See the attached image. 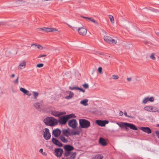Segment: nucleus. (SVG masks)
Here are the masks:
<instances>
[{"label":"nucleus","instance_id":"38","mask_svg":"<svg viewBox=\"0 0 159 159\" xmlns=\"http://www.w3.org/2000/svg\"><path fill=\"white\" fill-rule=\"evenodd\" d=\"M112 78L113 79H117L119 78L118 76L117 75H112Z\"/></svg>","mask_w":159,"mask_h":159},{"label":"nucleus","instance_id":"41","mask_svg":"<svg viewBox=\"0 0 159 159\" xmlns=\"http://www.w3.org/2000/svg\"><path fill=\"white\" fill-rule=\"evenodd\" d=\"M43 66V64L42 63H40L38 64L36 66L40 68L42 67Z\"/></svg>","mask_w":159,"mask_h":159},{"label":"nucleus","instance_id":"48","mask_svg":"<svg viewBox=\"0 0 159 159\" xmlns=\"http://www.w3.org/2000/svg\"><path fill=\"white\" fill-rule=\"evenodd\" d=\"M123 114V113L122 111H120L119 112V114L120 116H122Z\"/></svg>","mask_w":159,"mask_h":159},{"label":"nucleus","instance_id":"54","mask_svg":"<svg viewBox=\"0 0 159 159\" xmlns=\"http://www.w3.org/2000/svg\"><path fill=\"white\" fill-rule=\"evenodd\" d=\"M42 154L44 156H46L47 154V153L45 152H43V153Z\"/></svg>","mask_w":159,"mask_h":159},{"label":"nucleus","instance_id":"45","mask_svg":"<svg viewBox=\"0 0 159 159\" xmlns=\"http://www.w3.org/2000/svg\"><path fill=\"white\" fill-rule=\"evenodd\" d=\"M18 79H19V77H17L16 80L14 81L15 83H16V84L18 83Z\"/></svg>","mask_w":159,"mask_h":159},{"label":"nucleus","instance_id":"56","mask_svg":"<svg viewBox=\"0 0 159 159\" xmlns=\"http://www.w3.org/2000/svg\"><path fill=\"white\" fill-rule=\"evenodd\" d=\"M4 24L3 23L0 22V25H3Z\"/></svg>","mask_w":159,"mask_h":159},{"label":"nucleus","instance_id":"42","mask_svg":"<svg viewBox=\"0 0 159 159\" xmlns=\"http://www.w3.org/2000/svg\"><path fill=\"white\" fill-rule=\"evenodd\" d=\"M77 90H80V91L83 92V93H84L85 92V91L84 90V89H83L82 88L78 87Z\"/></svg>","mask_w":159,"mask_h":159},{"label":"nucleus","instance_id":"9","mask_svg":"<svg viewBox=\"0 0 159 159\" xmlns=\"http://www.w3.org/2000/svg\"><path fill=\"white\" fill-rule=\"evenodd\" d=\"M104 39L105 41L109 43L115 44L116 43V40L112 39L111 37L109 36H104Z\"/></svg>","mask_w":159,"mask_h":159},{"label":"nucleus","instance_id":"53","mask_svg":"<svg viewBox=\"0 0 159 159\" xmlns=\"http://www.w3.org/2000/svg\"><path fill=\"white\" fill-rule=\"evenodd\" d=\"M71 28L73 30H75V29H77V28H75V27H72V26H71Z\"/></svg>","mask_w":159,"mask_h":159},{"label":"nucleus","instance_id":"4","mask_svg":"<svg viewBox=\"0 0 159 159\" xmlns=\"http://www.w3.org/2000/svg\"><path fill=\"white\" fill-rule=\"evenodd\" d=\"M79 124L81 128L87 129L90 126V122L84 119L79 120Z\"/></svg>","mask_w":159,"mask_h":159},{"label":"nucleus","instance_id":"27","mask_svg":"<svg viewBox=\"0 0 159 159\" xmlns=\"http://www.w3.org/2000/svg\"><path fill=\"white\" fill-rule=\"evenodd\" d=\"M20 90L24 93L28 95H30V94H28L27 93H29V91L23 88H20Z\"/></svg>","mask_w":159,"mask_h":159},{"label":"nucleus","instance_id":"57","mask_svg":"<svg viewBox=\"0 0 159 159\" xmlns=\"http://www.w3.org/2000/svg\"><path fill=\"white\" fill-rule=\"evenodd\" d=\"M144 43L146 44H147L148 43V42L147 41H145Z\"/></svg>","mask_w":159,"mask_h":159},{"label":"nucleus","instance_id":"35","mask_svg":"<svg viewBox=\"0 0 159 159\" xmlns=\"http://www.w3.org/2000/svg\"><path fill=\"white\" fill-rule=\"evenodd\" d=\"M72 133L74 135H79L80 134V132L78 130L75 131L74 132H72Z\"/></svg>","mask_w":159,"mask_h":159},{"label":"nucleus","instance_id":"52","mask_svg":"<svg viewBox=\"0 0 159 159\" xmlns=\"http://www.w3.org/2000/svg\"><path fill=\"white\" fill-rule=\"evenodd\" d=\"M39 152L41 153H43V149L41 148L39 150Z\"/></svg>","mask_w":159,"mask_h":159},{"label":"nucleus","instance_id":"49","mask_svg":"<svg viewBox=\"0 0 159 159\" xmlns=\"http://www.w3.org/2000/svg\"><path fill=\"white\" fill-rule=\"evenodd\" d=\"M127 80L128 81H130L131 80V78H127Z\"/></svg>","mask_w":159,"mask_h":159},{"label":"nucleus","instance_id":"50","mask_svg":"<svg viewBox=\"0 0 159 159\" xmlns=\"http://www.w3.org/2000/svg\"><path fill=\"white\" fill-rule=\"evenodd\" d=\"M153 106H150V112H152V109H153Z\"/></svg>","mask_w":159,"mask_h":159},{"label":"nucleus","instance_id":"34","mask_svg":"<svg viewBox=\"0 0 159 159\" xmlns=\"http://www.w3.org/2000/svg\"><path fill=\"white\" fill-rule=\"evenodd\" d=\"M33 96L34 99H36L39 95V93L34 91L33 92Z\"/></svg>","mask_w":159,"mask_h":159},{"label":"nucleus","instance_id":"61","mask_svg":"<svg viewBox=\"0 0 159 159\" xmlns=\"http://www.w3.org/2000/svg\"><path fill=\"white\" fill-rule=\"evenodd\" d=\"M41 127V125H39V127Z\"/></svg>","mask_w":159,"mask_h":159},{"label":"nucleus","instance_id":"19","mask_svg":"<svg viewBox=\"0 0 159 159\" xmlns=\"http://www.w3.org/2000/svg\"><path fill=\"white\" fill-rule=\"evenodd\" d=\"M67 93H69V95L66 96L65 98L67 99H69L71 98L74 96V93L70 91H67L66 92Z\"/></svg>","mask_w":159,"mask_h":159},{"label":"nucleus","instance_id":"58","mask_svg":"<svg viewBox=\"0 0 159 159\" xmlns=\"http://www.w3.org/2000/svg\"><path fill=\"white\" fill-rule=\"evenodd\" d=\"M157 34L158 35H159V33L158 32L157 33Z\"/></svg>","mask_w":159,"mask_h":159},{"label":"nucleus","instance_id":"11","mask_svg":"<svg viewBox=\"0 0 159 159\" xmlns=\"http://www.w3.org/2000/svg\"><path fill=\"white\" fill-rule=\"evenodd\" d=\"M63 152L62 149L58 148L55 149L54 154L57 157H60L61 156Z\"/></svg>","mask_w":159,"mask_h":159},{"label":"nucleus","instance_id":"37","mask_svg":"<svg viewBox=\"0 0 159 159\" xmlns=\"http://www.w3.org/2000/svg\"><path fill=\"white\" fill-rule=\"evenodd\" d=\"M82 86L85 89H87L89 88V85L86 83L83 84Z\"/></svg>","mask_w":159,"mask_h":159},{"label":"nucleus","instance_id":"47","mask_svg":"<svg viewBox=\"0 0 159 159\" xmlns=\"http://www.w3.org/2000/svg\"><path fill=\"white\" fill-rule=\"evenodd\" d=\"M46 56V55L44 54V55H40L39 57V58H40L43 57H45Z\"/></svg>","mask_w":159,"mask_h":159},{"label":"nucleus","instance_id":"55","mask_svg":"<svg viewBox=\"0 0 159 159\" xmlns=\"http://www.w3.org/2000/svg\"><path fill=\"white\" fill-rule=\"evenodd\" d=\"M15 76V75L14 74H12L11 75V77L13 78Z\"/></svg>","mask_w":159,"mask_h":159},{"label":"nucleus","instance_id":"59","mask_svg":"<svg viewBox=\"0 0 159 159\" xmlns=\"http://www.w3.org/2000/svg\"><path fill=\"white\" fill-rule=\"evenodd\" d=\"M157 127H159V124H158L157 125Z\"/></svg>","mask_w":159,"mask_h":159},{"label":"nucleus","instance_id":"25","mask_svg":"<svg viewBox=\"0 0 159 159\" xmlns=\"http://www.w3.org/2000/svg\"><path fill=\"white\" fill-rule=\"evenodd\" d=\"M88 100L87 99H84L83 100H81L80 102V103L81 104H82L84 106H87L88 104Z\"/></svg>","mask_w":159,"mask_h":159},{"label":"nucleus","instance_id":"2","mask_svg":"<svg viewBox=\"0 0 159 159\" xmlns=\"http://www.w3.org/2000/svg\"><path fill=\"white\" fill-rule=\"evenodd\" d=\"M116 124H117L121 128H123L125 127L126 130L128 129L127 127H129L131 129L134 130H138V128L134 125L132 124L121 122L120 123L117 122Z\"/></svg>","mask_w":159,"mask_h":159},{"label":"nucleus","instance_id":"26","mask_svg":"<svg viewBox=\"0 0 159 159\" xmlns=\"http://www.w3.org/2000/svg\"><path fill=\"white\" fill-rule=\"evenodd\" d=\"M103 158V156L102 155L98 154L93 157L91 159H102Z\"/></svg>","mask_w":159,"mask_h":159},{"label":"nucleus","instance_id":"22","mask_svg":"<svg viewBox=\"0 0 159 159\" xmlns=\"http://www.w3.org/2000/svg\"><path fill=\"white\" fill-rule=\"evenodd\" d=\"M60 140L63 143H66L68 142V140L66 139L63 135H61L59 138Z\"/></svg>","mask_w":159,"mask_h":159},{"label":"nucleus","instance_id":"39","mask_svg":"<svg viewBox=\"0 0 159 159\" xmlns=\"http://www.w3.org/2000/svg\"><path fill=\"white\" fill-rule=\"evenodd\" d=\"M77 88H78V87H69V89L71 90H77Z\"/></svg>","mask_w":159,"mask_h":159},{"label":"nucleus","instance_id":"28","mask_svg":"<svg viewBox=\"0 0 159 159\" xmlns=\"http://www.w3.org/2000/svg\"><path fill=\"white\" fill-rule=\"evenodd\" d=\"M68 132V129H63L62 130V134L65 136H67V134Z\"/></svg>","mask_w":159,"mask_h":159},{"label":"nucleus","instance_id":"6","mask_svg":"<svg viewBox=\"0 0 159 159\" xmlns=\"http://www.w3.org/2000/svg\"><path fill=\"white\" fill-rule=\"evenodd\" d=\"M43 136L46 140H48L50 139L51 135L49 132V129L47 128H45L43 130Z\"/></svg>","mask_w":159,"mask_h":159},{"label":"nucleus","instance_id":"13","mask_svg":"<svg viewBox=\"0 0 159 159\" xmlns=\"http://www.w3.org/2000/svg\"><path fill=\"white\" fill-rule=\"evenodd\" d=\"M154 100V97H151L150 98L148 97H146L144 98L142 100V103L143 104H145L148 101L152 102H153Z\"/></svg>","mask_w":159,"mask_h":159},{"label":"nucleus","instance_id":"32","mask_svg":"<svg viewBox=\"0 0 159 159\" xmlns=\"http://www.w3.org/2000/svg\"><path fill=\"white\" fill-rule=\"evenodd\" d=\"M150 106H146L144 107V109L146 111L150 112Z\"/></svg>","mask_w":159,"mask_h":159},{"label":"nucleus","instance_id":"33","mask_svg":"<svg viewBox=\"0 0 159 159\" xmlns=\"http://www.w3.org/2000/svg\"><path fill=\"white\" fill-rule=\"evenodd\" d=\"M109 18L110 21L112 24H113L114 22L113 17L111 15H109Z\"/></svg>","mask_w":159,"mask_h":159},{"label":"nucleus","instance_id":"18","mask_svg":"<svg viewBox=\"0 0 159 159\" xmlns=\"http://www.w3.org/2000/svg\"><path fill=\"white\" fill-rule=\"evenodd\" d=\"M52 143L55 145L59 147H62L63 144L60 142L57 139L53 138L52 139Z\"/></svg>","mask_w":159,"mask_h":159},{"label":"nucleus","instance_id":"24","mask_svg":"<svg viewBox=\"0 0 159 159\" xmlns=\"http://www.w3.org/2000/svg\"><path fill=\"white\" fill-rule=\"evenodd\" d=\"M87 21H90L92 22H93L95 24H96L97 25H98V23L96 21V20L94 19H93L91 17H88L87 18Z\"/></svg>","mask_w":159,"mask_h":159},{"label":"nucleus","instance_id":"23","mask_svg":"<svg viewBox=\"0 0 159 159\" xmlns=\"http://www.w3.org/2000/svg\"><path fill=\"white\" fill-rule=\"evenodd\" d=\"M26 66V63L25 61L20 62L19 66L18 68L20 69H22L24 68Z\"/></svg>","mask_w":159,"mask_h":159},{"label":"nucleus","instance_id":"14","mask_svg":"<svg viewBox=\"0 0 159 159\" xmlns=\"http://www.w3.org/2000/svg\"><path fill=\"white\" fill-rule=\"evenodd\" d=\"M40 30H42L46 32H53L54 31H57V30L54 28H48L46 27H43V28H39Z\"/></svg>","mask_w":159,"mask_h":159},{"label":"nucleus","instance_id":"46","mask_svg":"<svg viewBox=\"0 0 159 159\" xmlns=\"http://www.w3.org/2000/svg\"><path fill=\"white\" fill-rule=\"evenodd\" d=\"M124 115L126 117H130V116H128L127 114V113L126 112V111H125L124 112Z\"/></svg>","mask_w":159,"mask_h":159},{"label":"nucleus","instance_id":"31","mask_svg":"<svg viewBox=\"0 0 159 159\" xmlns=\"http://www.w3.org/2000/svg\"><path fill=\"white\" fill-rule=\"evenodd\" d=\"M37 46V48L40 50L42 49H43V47L40 45H37V44H33L31 45V46Z\"/></svg>","mask_w":159,"mask_h":159},{"label":"nucleus","instance_id":"8","mask_svg":"<svg viewBox=\"0 0 159 159\" xmlns=\"http://www.w3.org/2000/svg\"><path fill=\"white\" fill-rule=\"evenodd\" d=\"M68 119L66 115L60 117L58 120V122L61 125H65L66 124Z\"/></svg>","mask_w":159,"mask_h":159},{"label":"nucleus","instance_id":"20","mask_svg":"<svg viewBox=\"0 0 159 159\" xmlns=\"http://www.w3.org/2000/svg\"><path fill=\"white\" fill-rule=\"evenodd\" d=\"M99 143L102 145L105 146L107 145V143L104 139L102 138H100L99 140Z\"/></svg>","mask_w":159,"mask_h":159},{"label":"nucleus","instance_id":"16","mask_svg":"<svg viewBox=\"0 0 159 159\" xmlns=\"http://www.w3.org/2000/svg\"><path fill=\"white\" fill-rule=\"evenodd\" d=\"M78 31L79 34L81 35H85L87 33L86 29L83 27L79 28V29H78Z\"/></svg>","mask_w":159,"mask_h":159},{"label":"nucleus","instance_id":"60","mask_svg":"<svg viewBox=\"0 0 159 159\" xmlns=\"http://www.w3.org/2000/svg\"><path fill=\"white\" fill-rule=\"evenodd\" d=\"M158 113H159V109H158Z\"/></svg>","mask_w":159,"mask_h":159},{"label":"nucleus","instance_id":"21","mask_svg":"<svg viewBox=\"0 0 159 159\" xmlns=\"http://www.w3.org/2000/svg\"><path fill=\"white\" fill-rule=\"evenodd\" d=\"M22 5L26 6L27 7H30L31 6V3L27 1H22Z\"/></svg>","mask_w":159,"mask_h":159},{"label":"nucleus","instance_id":"1","mask_svg":"<svg viewBox=\"0 0 159 159\" xmlns=\"http://www.w3.org/2000/svg\"><path fill=\"white\" fill-rule=\"evenodd\" d=\"M64 148L65 150V152L64 155L65 157H69L66 158L63 157L61 159H75L76 155L75 152H71V151L74 149V147L70 145H66L64 146Z\"/></svg>","mask_w":159,"mask_h":159},{"label":"nucleus","instance_id":"30","mask_svg":"<svg viewBox=\"0 0 159 159\" xmlns=\"http://www.w3.org/2000/svg\"><path fill=\"white\" fill-rule=\"evenodd\" d=\"M22 0H18L16 1L15 3L16 5L17 6L22 5Z\"/></svg>","mask_w":159,"mask_h":159},{"label":"nucleus","instance_id":"7","mask_svg":"<svg viewBox=\"0 0 159 159\" xmlns=\"http://www.w3.org/2000/svg\"><path fill=\"white\" fill-rule=\"evenodd\" d=\"M77 124L76 120L75 119L70 120L68 122V125L73 129H75L77 126Z\"/></svg>","mask_w":159,"mask_h":159},{"label":"nucleus","instance_id":"15","mask_svg":"<svg viewBox=\"0 0 159 159\" xmlns=\"http://www.w3.org/2000/svg\"><path fill=\"white\" fill-rule=\"evenodd\" d=\"M51 114L55 116L59 117L60 116L65 114L66 112H62L54 111H52Z\"/></svg>","mask_w":159,"mask_h":159},{"label":"nucleus","instance_id":"12","mask_svg":"<svg viewBox=\"0 0 159 159\" xmlns=\"http://www.w3.org/2000/svg\"><path fill=\"white\" fill-rule=\"evenodd\" d=\"M61 133V131L60 129L57 128L53 130L52 134L55 137L57 138L60 136Z\"/></svg>","mask_w":159,"mask_h":159},{"label":"nucleus","instance_id":"36","mask_svg":"<svg viewBox=\"0 0 159 159\" xmlns=\"http://www.w3.org/2000/svg\"><path fill=\"white\" fill-rule=\"evenodd\" d=\"M152 109L153 110L152 111V112H158V109L156 107L153 106Z\"/></svg>","mask_w":159,"mask_h":159},{"label":"nucleus","instance_id":"10","mask_svg":"<svg viewBox=\"0 0 159 159\" xmlns=\"http://www.w3.org/2000/svg\"><path fill=\"white\" fill-rule=\"evenodd\" d=\"M108 121L106 120H98L95 121V123L98 125L102 127L105 126L106 124H108Z\"/></svg>","mask_w":159,"mask_h":159},{"label":"nucleus","instance_id":"5","mask_svg":"<svg viewBox=\"0 0 159 159\" xmlns=\"http://www.w3.org/2000/svg\"><path fill=\"white\" fill-rule=\"evenodd\" d=\"M34 108L39 111L42 110L44 107V105L43 102H37L34 104Z\"/></svg>","mask_w":159,"mask_h":159},{"label":"nucleus","instance_id":"17","mask_svg":"<svg viewBox=\"0 0 159 159\" xmlns=\"http://www.w3.org/2000/svg\"><path fill=\"white\" fill-rule=\"evenodd\" d=\"M139 129L149 134L151 133V129L148 127H141Z\"/></svg>","mask_w":159,"mask_h":159},{"label":"nucleus","instance_id":"43","mask_svg":"<svg viewBox=\"0 0 159 159\" xmlns=\"http://www.w3.org/2000/svg\"><path fill=\"white\" fill-rule=\"evenodd\" d=\"M98 70L99 73H102V68L101 67H99L98 68Z\"/></svg>","mask_w":159,"mask_h":159},{"label":"nucleus","instance_id":"40","mask_svg":"<svg viewBox=\"0 0 159 159\" xmlns=\"http://www.w3.org/2000/svg\"><path fill=\"white\" fill-rule=\"evenodd\" d=\"M154 55V54L152 53L150 56V58L152 60H155L156 59Z\"/></svg>","mask_w":159,"mask_h":159},{"label":"nucleus","instance_id":"44","mask_svg":"<svg viewBox=\"0 0 159 159\" xmlns=\"http://www.w3.org/2000/svg\"><path fill=\"white\" fill-rule=\"evenodd\" d=\"M71 134H73L72 132H70V131H68V133L67 134V136L68 137L69 136H70Z\"/></svg>","mask_w":159,"mask_h":159},{"label":"nucleus","instance_id":"3","mask_svg":"<svg viewBox=\"0 0 159 159\" xmlns=\"http://www.w3.org/2000/svg\"><path fill=\"white\" fill-rule=\"evenodd\" d=\"M44 123L47 125L53 126L57 124V120L55 118L48 117L43 120Z\"/></svg>","mask_w":159,"mask_h":159},{"label":"nucleus","instance_id":"51","mask_svg":"<svg viewBox=\"0 0 159 159\" xmlns=\"http://www.w3.org/2000/svg\"><path fill=\"white\" fill-rule=\"evenodd\" d=\"M81 17L85 19L86 20H87V18H88V17H85L84 16H82Z\"/></svg>","mask_w":159,"mask_h":159},{"label":"nucleus","instance_id":"29","mask_svg":"<svg viewBox=\"0 0 159 159\" xmlns=\"http://www.w3.org/2000/svg\"><path fill=\"white\" fill-rule=\"evenodd\" d=\"M66 117L68 119V120L70 118H75L76 117V116H75V115L73 114H70L67 115H66Z\"/></svg>","mask_w":159,"mask_h":159}]
</instances>
